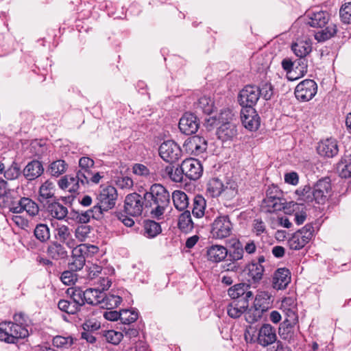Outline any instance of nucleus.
Wrapping results in <instances>:
<instances>
[{
    "instance_id": "obj_1",
    "label": "nucleus",
    "mask_w": 351,
    "mask_h": 351,
    "mask_svg": "<svg viewBox=\"0 0 351 351\" xmlns=\"http://www.w3.org/2000/svg\"><path fill=\"white\" fill-rule=\"evenodd\" d=\"M170 193L160 184H152L149 190L144 193L145 208L156 218L162 216L170 203Z\"/></svg>"
},
{
    "instance_id": "obj_2",
    "label": "nucleus",
    "mask_w": 351,
    "mask_h": 351,
    "mask_svg": "<svg viewBox=\"0 0 351 351\" xmlns=\"http://www.w3.org/2000/svg\"><path fill=\"white\" fill-rule=\"evenodd\" d=\"M118 198L117 189L112 186H101L97 195V203L95 212L104 217L106 213L112 210L116 205Z\"/></svg>"
},
{
    "instance_id": "obj_3",
    "label": "nucleus",
    "mask_w": 351,
    "mask_h": 351,
    "mask_svg": "<svg viewBox=\"0 0 351 351\" xmlns=\"http://www.w3.org/2000/svg\"><path fill=\"white\" fill-rule=\"evenodd\" d=\"M247 342L257 343L263 347H267L274 343H276L277 336L276 329L269 324H263L258 330V335H251L250 330L245 332Z\"/></svg>"
},
{
    "instance_id": "obj_4",
    "label": "nucleus",
    "mask_w": 351,
    "mask_h": 351,
    "mask_svg": "<svg viewBox=\"0 0 351 351\" xmlns=\"http://www.w3.org/2000/svg\"><path fill=\"white\" fill-rule=\"evenodd\" d=\"M29 335L26 326L14 325L12 322L0 323V340L9 343H16L19 339H23Z\"/></svg>"
},
{
    "instance_id": "obj_5",
    "label": "nucleus",
    "mask_w": 351,
    "mask_h": 351,
    "mask_svg": "<svg viewBox=\"0 0 351 351\" xmlns=\"http://www.w3.org/2000/svg\"><path fill=\"white\" fill-rule=\"evenodd\" d=\"M313 226L308 223L302 229L296 231L288 240V245L291 250H299L304 247L313 237Z\"/></svg>"
},
{
    "instance_id": "obj_6",
    "label": "nucleus",
    "mask_w": 351,
    "mask_h": 351,
    "mask_svg": "<svg viewBox=\"0 0 351 351\" xmlns=\"http://www.w3.org/2000/svg\"><path fill=\"white\" fill-rule=\"evenodd\" d=\"M232 230V224L228 215L217 217L212 223L210 234L213 238L222 239L229 237Z\"/></svg>"
},
{
    "instance_id": "obj_7",
    "label": "nucleus",
    "mask_w": 351,
    "mask_h": 351,
    "mask_svg": "<svg viewBox=\"0 0 351 351\" xmlns=\"http://www.w3.org/2000/svg\"><path fill=\"white\" fill-rule=\"evenodd\" d=\"M317 91V85L313 80H304L300 82L295 88V95L300 101L312 99Z\"/></svg>"
},
{
    "instance_id": "obj_8",
    "label": "nucleus",
    "mask_w": 351,
    "mask_h": 351,
    "mask_svg": "<svg viewBox=\"0 0 351 351\" xmlns=\"http://www.w3.org/2000/svg\"><path fill=\"white\" fill-rule=\"evenodd\" d=\"M159 154L165 161L173 163L181 157L182 150L175 141L169 140L164 141L160 145Z\"/></svg>"
},
{
    "instance_id": "obj_9",
    "label": "nucleus",
    "mask_w": 351,
    "mask_h": 351,
    "mask_svg": "<svg viewBox=\"0 0 351 351\" xmlns=\"http://www.w3.org/2000/svg\"><path fill=\"white\" fill-rule=\"evenodd\" d=\"M143 208H145V199L138 193H130L125 197L124 210L127 214L133 217L139 216Z\"/></svg>"
},
{
    "instance_id": "obj_10",
    "label": "nucleus",
    "mask_w": 351,
    "mask_h": 351,
    "mask_svg": "<svg viewBox=\"0 0 351 351\" xmlns=\"http://www.w3.org/2000/svg\"><path fill=\"white\" fill-rule=\"evenodd\" d=\"M259 98V87L248 85L240 91L238 100L243 108H253Z\"/></svg>"
},
{
    "instance_id": "obj_11",
    "label": "nucleus",
    "mask_w": 351,
    "mask_h": 351,
    "mask_svg": "<svg viewBox=\"0 0 351 351\" xmlns=\"http://www.w3.org/2000/svg\"><path fill=\"white\" fill-rule=\"evenodd\" d=\"M183 147L189 154L199 156L207 149L208 143L204 138L195 135L187 138Z\"/></svg>"
},
{
    "instance_id": "obj_12",
    "label": "nucleus",
    "mask_w": 351,
    "mask_h": 351,
    "mask_svg": "<svg viewBox=\"0 0 351 351\" xmlns=\"http://www.w3.org/2000/svg\"><path fill=\"white\" fill-rule=\"evenodd\" d=\"M178 126L182 133L191 135L198 130L199 121L194 114L186 112L180 118Z\"/></svg>"
},
{
    "instance_id": "obj_13",
    "label": "nucleus",
    "mask_w": 351,
    "mask_h": 351,
    "mask_svg": "<svg viewBox=\"0 0 351 351\" xmlns=\"http://www.w3.org/2000/svg\"><path fill=\"white\" fill-rule=\"evenodd\" d=\"M182 170L184 171V176L193 180L199 179L203 172L202 164L198 160L194 158H187L182 162Z\"/></svg>"
},
{
    "instance_id": "obj_14",
    "label": "nucleus",
    "mask_w": 351,
    "mask_h": 351,
    "mask_svg": "<svg viewBox=\"0 0 351 351\" xmlns=\"http://www.w3.org/2000/svg\"><path fill=\"white\" fill-rule=\"evenodd\" d=\"M241 119L244 127L250 131L256 130L260 125V118L254 108H242Z\"/></svg>"
},
{
    "instance_id": "obj_15",
    "label": "nucleus",
    "mask_w": 351,
    "mask_h": 351,
    "mask_svg": "<svg viewBox=\"0 0 351 351\" xmlns=\"http://www.w3.org/2000/svg\"><path fill=\"white\" fill-rule=\"evenodd\" d=\"M331 185L328 179L319 180L314 186L312 194L317 204H323L328 199Z\"/></svg>"
},
{
    "instance_id": "obj_16",
    "label": "nucleus",
    "mask_w": 351,
    "mask_h": 351,
    "mask_svg": "<svg viewBox=\"0 0 351 351\" xmlns=\"http://www.w3.org/2000/svg\"><path fill=\"white\" fill-rule=\"evenodd\" d=\"M56 239L67 247L72 248L76 245V241L72 237L71 230L64 224H57L54 229Z\"/></svg>"
},
{
    "instance_id": "obj_17",
    "label": "nucleus",
    "mask_w": 351,
    "mask_h": 351,
    "mask_svg": "<svg viewBox=\"0 0 351 351\" xmlns=\"http://www.w3.org/2000/svg\"><path fill=\"white\" fill-rule=\"evenodd\" d=\"M216 134L217 138L223 142L232 141L237 138L238 130L234 123L225 122L217 128Z\"/></svg>"
},
{
    "instance_id": "obj_18",
    "label": "nucleus",
    "mask_w": 351,
    "mask_h": 351,
    "mask_svg": "<svg viewBox=\"0 0 351 351\" xmlns=\"http://www.w3.org/2000/svg\"><path fill=\"white\" fill-rule=\"evenodd\" d=\"M250 286L245 283H239L228 289L229 296L235 300H243L248 302L253 298V293L249 290Z\"/></svg>"
},
{
    "instance_id": "obj_19",
    "label": "nucleus",
    "mask_w": 351,
    "mask_h": 351,
    "mask_svg": "<svg viewBox=\"0 0 351 351\" xmlns=\"http://www.w3.org/2000/svg\"><path fill=\"white\" fill-rule=\"evenodd\" d=\"M317 153L322 156L332 158L338 154L339 148L335 139L330 138L322 141L317 147Z\"/></svg>"
},
{
    "instance_id": "obj_20",
    "label": "nucleus",
    "mask_w": 351,
    "mask_h": 351,
    "mask_svg": "<svg viewBox=\"0 0 351 351\" xmlns=\"http://www.w3.org/2000/svg\"><path fill=\"white\" fill-rule=\"evenodd\" d=\"M22 173L28 181H32L43 175L44 167L40 161L33 160L26 165Z\"/></svg>"
},
{
    "instance_id": "obj_21",
    "label": "nucleus",
    "mask_w": 351,
    "mask_h": 351,
    "mask_svg": "<svg viewBox=\"0 0 351 351\" xmlns=\"http://www.w3.org/2000/svg\"><path fill=\"white\" fill-rule=\"evenodd\" d=\"M308 17V24L313 27L323 28L328 24L330 14L322 10L308 12L306 15Z\"/></svg>"
},
{
    "instance_id": "obj_22",
    "label": "nucleus",
    "mask_w": 351,
    "mask_h": 351,
    "mask_svg": "<svg viewBox=\"0 0 351 351\" xmlns=\"http://www.w3.org/2000/svg\"><path fill=\"white\" fill-rule=\"evenodd\" d=\"M45 206L49 215L54 219L63 220L67 216V208L56 199L51 202H48Z\"/></svg>"
},
{
    "instance_id": "obj_23",
    "label": "nucleus",
    "mask_w": 351,
    "mask_h": 351,
    "mask_svg": "<svg viewBox=\"0 0 351 351\" xmlns=\"http://www.w3.org/2000/svg\"><path fill=\"white\" fill-rule=\"evenodd\" d=\"M291 276L289 269L279 268L274 273L272 286L275 289L280 290L287 287L290 282Z\"/></svg>"
},
{
    "instance_id": "obj_24",
    "label": "nucleus",
    "mask_w": 351,
    "mask_h": 351,
    "mask_svg": "<svg viewBox=\"0 0 351 351\" xmlns=\"http://www.w3.org/2000/svg\"><path fill=\"white\" fill-rule=\"evenodd\" d=\"M58 184L61 189L67 190L71 193L77 191L81 185L77 174L75 176H65L59 180Z\"/></svg>"
},
{
    "instance_id": "obj_25",
    "label": "nucleus",
    "mask_w": 351,
    "mask_h": 351,
    "mask_svg": "<svg viewBox=\"0 0 351 351\" xmlns=\"http://www.w3.org/2000/svg\"><path fill=\"white\" fill-rule=\"evenodd\" d=\"M47 253L49 257L55 260L63 259L68 256L63 244L58 241H53L49 245Z\"/></svg>"
},
{
    "instance_id": "obj_26",
    "label": "nucleus",
    "mask_w": 351,
    "mask_h": 351,
    "mask_svg": "<svg viewBox=\"0 0 351 351\" xmlns=\"http://www.w3.org/2000/svg\"><path fill=\"white\" fill-rule=\"evenodd\" d=\"M248 307V302L243 300H234L227 307V312L230 317L238 318L242 314H245Z\"/></svg>"
},
{
    "instance_id": "obj_27",
    "label": "nucleus",
    "mask_w": 351,
    "mask_h": 351,
    "mask_svg": "<svg viewBox=\"0 0 351 351\" xmlns=\"http://www.w3.org/2000/svg\"><path fill=\"white\" fill-rule=\"evenodd\" d=\"M227 255L228 250L222 245H212L207 250L208 259L213 263H219L223 261Z\"/></svg>"
},
{
    "instance_id": "obj_28",
    "label": "nucleus",
    "mask_w": 351,
    "mask_h": 351,
    "mask_svg": "<svg viewBox=\"0 0 351 351\" xmlns=\"http://www.w3.org/2000/svg\"><path fill=\"white\" fill-rule=\"evenodd\" d=\"M264 267L259 263L252 261L247 265V274L248 276V281L253 283L259 282L263 276Z\"/></svg>"
},
{
    "instance_id": "obj_29",
    "label": "nucleus",
    "mask_w": 351,
    "mask_h": 351,
    "mask_svg": "<svg viewBox=\"0 0 351 351\" xmlns=\"http://www.w3.org/2000/svg\"><path fill=\"white\" fill-rule=\"evenodd\" d=\"M182 165L174 168L171 165H169L163 169L162 176L169 178L173 182H182L184 176V171H182Z\"/></svg>"
},
{
    "instance_id": "obj_30",
    "label": "nucleus",
    "mask_w": 351,
    "mask_h": 351,
    "mask_svg": "<svg viewBox=\"0 0 351 351\" xmlns=\"http://www.w3.org/2000/svg\"><path fill=\"white\" fill-rule=\"evenodd\" d=\"M337 171L341 178H351V155H346L341 159L337 163Z\"/></svg>"
},
{
    "instance_id": "obj_31",
    "label": "nucleus",
    "mask_w": 351,
    "mask_h": 351,
    "mask_svg": "<svg viewBox=\"0 0 351 351\" xmlns=\"http://www.w3.org/2000/svg\"><path fill=\"white\" fill-rule=\"evenodd\" d=\"M292 50L299 58H305L312 50L310 40H298L292 45Z\"/></svg>"
},
{
    "instance_id": "obj_32",
    "label": "nucleus",
    "mask_w": 351,
    "mask_h": 351,
    "mask_svg": "<svg viewBox=\"0 0 351 351\" xmlns=\"http://www.w3.org/2000/svg\"><path fill=\"white\" fill-rule=\"evenodd\" d=\"M284 199L282 198L264 199L262 208L267 213H274L284 208Z\"/></svg>"
},
{
    "instance_id": "obj_33",
    "label": "nucleus",
    "mask_w": 351,
    "mask_h": 351,
    "mask_svg": "<svg viewBox=\"0 0 351 351\" xmlns=\"http://www.w3.org/2000/svg\"><path fill=\"white\" fill-rule=\"evenodd\" d=\"M266 312V311H262L261 308L258 307V306L254 303V305L252 307L246 308L245 319L247 322L253 324L261 320L264 313Z\"/></svg>"
},
{
    "instance_id": "obj_34",
    "label": "nucleus",
    "mask_w": 351,
    "mask_h": 351,
    "mask_svg": "<svg viewBox=\"0 0 351 351\" xmlns=\"http://www.w3.org/2000/svg\"><path fill=\"white\" fill-rule=\"evenodd\" d=\"M84 295L87 304L98 305L101 302L103 292L99 288H89L84 291Z\"/></svg>"
},
{
    "instance_id": "obj_35",
    "label": "nucleus",
    "mask_w": 351,
    "mask_h": 351,
    "mask_svg": "<svg viewBox=\"0 0 351 351\" xmlns=\"http://www.w3.org/2000/svg\"><path fill=\"white\" fill-rule=\"evenodd\" d=\"M172 199L175 208L180 210H184L189 205V198L186 194L181 191H175L172 193Z\"/></svg>"
},
{
    "instance_id": "obj_36",
    "label": "nucleus",
    "mask_w": 351,
    "mask_h": 351,
    "mask_svg": "<svg viewBox=\"0 0 351 351\" xmlns=\"http://www.w3.org/2000/svg\"><path fill=\"white\" fill-rule=\"evenodd\" d=\"M56 186L50 180H46L39 188V196L42 199H56Z\"/></svg>"
},
{
    "instance_id": "obj_37",
    "label": "nucleus",
    "mask_w": 351,
    "mask_h": 351,
    "mask_svg": "<svg viewBox=\"0 0 351 351\" xmlns=\"http://www.w3.org/2000/svg\"><path fill=\"white\" fill-rule=\"evenodd\" d=\"M67 168V163L64 160L59 159L49 165L47 171L51 176L59 177L66 172Z\"/></svg>"
},
{
    "instance_id": "obj_38",
    "label": "nucleus",
    "mask_w": 351,
    "mask_h": 351,
    "mask_svg": "<svg viewBox=\"0 0 351 351\" xmlns=\"http://www.w3.org/2000/svg\"><path fill=\"white\" fill-rule=\"evenodd\" d=\"M122 299L121 297L112 294L106 295L103 292V296L101 298L99 304L101 307L107 309H111L117 307L121 302Z\"/></svg>"
},
{
    "instance_id": "obj_39",
    "label": "nucleus",
    "mask_w": 351,
    "mask_h": 351,
    "mask_svg": "<svg viewBox=\"0 0 351 351\" xmlns=\"http://www.w3.org/2000/svg\"><path fill=\"white\" fill-rule=\"evenodd\" d=\"M337 31V25L334 23H330L324 29L317 32L315 34V38L318 42L326 41L334 36Z\"/></svg>"
},
{
    "instance_id": "obj_40",
    "label": "nucleus",
    "mask_w": 351,
    "mask_h": 351,
    "mask_svg": "<svg viewBox=\"0 0 351 351\" xmlns=\"http://www.w3.org/2000/svg\"><path fill=\"white\" fill-rule=\"evenodd\" d=\"M34 234L41 243L47 242L51 238L50 229L47 224H37L34 230Z\"/></svg>"
},
{
    "instance_id": "obj_41",
    "label": "nucleus",
    "mask_w": 351,
    "mask_h": 351,
    "mask_svg": "<svg viewBox=\"0 0 351 351\" xmlns=\"http://www.w3.org/2000/svg\"><path fill=\"white\" fill-rule=\"evenodd\" d=\"M254 303L261 308L262 311H267L271 307V295L267 291H260L256 295Z\"/></svg>"
},
{
    "instance_id": "obj_42",
    "label": "nucleus",
    "mask_w": 351,
    "mask_h": 351,
    "mask_svg": "<svg viewBox=\"0 0 351 351\" xmlns=\"http://www.w3.org/2000/svg\"><path fill=\"white\" fill-rule=\"evenodd\" d=\"M223 184L217 178H211L207 184V192L212 197H217L222 194Z\"/></svg>"
},
{
    "instance_id": "obj_43",
    "label": "nucleus",
    "mask_w": 351,
    "mask_h": 351,
    "mask_svg": "<svg viewBox=\"0 0 351 351\" xmlns=\"http://www.w3.org/2000/svg\"><path fill=\"white\" fill-rule=\"evenodd\" d=\"M178 225L179 228L183 232H187L192 230L193 223L189 210H185L180 215Z\"/></svg>"
},
{
    "instance_id": "obj_44",
    "label": "nucleus",
    "mask_w": 351,
    "mask_h": 351,
    "mask_svg": "<svg viewBox=\"0 0 351 351\" xmlns=\"http://www.w3.org/2000/svg\"><path fill=\"white\" fill-rule=\"evenodd\" d=\"M206 208V200L201 195H197L193 199V207L192 213L194 217L200 218L204 215Z\"/></svg>"
},
{
    "instance_id": "obj_45",
    "label": "nucleus",
    "mask_w": 351,
    "mask_h": 351,
    "mask_svg": "<svg viewBox=\"0 0 351 351\" xmlns=\"http://www.w3.org/2000/svg\"><path fill=\"white\" fill-rule=\"evenodd\" d=\"M21 204L23 205V211L25 210L29 215L34 217L38 214L39 207L38 204L31 199L23 197Z\"/></svg>"
},
{
    "instance_id": "obj_46",
    "label": "nucleus",
    "mask_w": 351,
    "mask_h": 351,
    "mask_svg": "<svg viewBox=\"0 0 351 351\" xmlns=\"http://www.w3.org/2000/svg\"><path fill=\"white\" fill-rule=\"evenodd\" d=\"M232 250L230 251V257L233 261H239L243 258V247L241 242L233 239L231 244Z\"/></svg>"
},
{
    "instance_id": "obj_47",
    "label": "nucleus",
    "mask_w": 351,
    "mask_h": 351,
    "mask_svg": "<svg viewBox=\"0 0 351 351\" xmlns=\"http://www.w3.org/2000/svg\"><path fill=\"white\" fill-rule=\"evenodd\" d=\"M91 230L92 228L88 225H80L75 230V237L80 242L85 241L88 238H90Z\"/></svg>"
},
{
    "instance_id": "obj_48",
    "label": "nucleus",
    "mask_w": 351,
    "mask_h": 351,
    "mask_svg": "<svg viewBox=\"0 0 351 351\" xmlns=\"http://www.w3.org/2000/svg\"><path fill=\"white\" fill-rule=\"evenodd\" d=\"M58 306L60 311L68 314H75L80 310L78 304L66 300H60Z\"/></svg>"
},
{
    "instance_id": "obj_49",
    "label": "nucleus",
    "mask_w": 351,
    "mask_h": 351,
    "mask_svg": "<svg viewBox=\"0 0 351 351\" xmlns=\"http://www.w3.org/2000/svg\"><path fill=\"white\" fill-rule=\"evenodd\" d=\"M72 257H81L85 259V256L90 251V249L97 250V247L95 245H88L86 244L77 245L72 247Z\"/></svg>"
},
{
    "instance_id": "obj_50",
    "label": "nucleus",
    "mask_w": 351,
    "mask_h": 351,
    "mask_svg": "<svg viewBox=\"0 0 351 351\" xmlns=\"http://www.w3.org/2000/svg\"><path fill=\"white\" fill-rule=\"evenodd\" d=\"M21 173V169L16 162L12 163L5 170L4 177L8 180H14L17 179Z\"/></svg>"
},
{
    "instance_id": "obj_51",
    "label": "nucleus",
    "mask_w": 351,
    "mask_h": 351,
    "mask_svg": "<svg viewBox=\"0 0 351 351\" xmlns=\"http://www.w3.org/2000/svg\"><path fill=\"white\" fill-rule=\"evenodd\" d=\"M138 319V313L134 310L124 309L120 311V321L125 325H130Z\"/></svg>"
},
{
    "instance_id": "obj_52",
    "label": "nucleus",
    "mask_w": 351,
    "mask_h": 351,
    "mask_svg": "<svg viewBox=\"0 0 351 351\" xmlns=\"http://www.w3.org/2000/svg\"><path fill=\"white\" fill-rule=\"evenodd\" d=\"M296 324L284 322L280 324L278 332L280 336L284 339H290L293 335V327Z\"/></svg>"
},
{
    "instance_id": "obj_53",
    "label": "nucleus",
    "mask_w": 351,
    "mask_h": 351,
    "mask_svg": "<svg viewBox=\"0 0 351 351\" xmlns=\"http://www.w3.org/2000/svg\"><path fill=\"white\" fill-rule=\"evenodd\" d=\"M197 108H199L205 114H210L213 112L214 102L207 97H201L197 102Z\"/></svg>"
},
{
    "instance_id": "obj_54",
    "label": "nucleus",
    "mask_w": 351,
    "mask_h": 351,
    "mask_svg": "<svg viewBox=\"0 0 351 351\" xmlns=\"http://www.w3.org/2000/svg\"><path fill=\"white\" fill-rule=\"evenodd\" d=\"M95 206H93V208L79 215L77 217L79 222L85 224L90 221L91 217L97 220H100L104 218L100 213L97 215V213H95Z\"/></svg>"
},
{
    "instance_id": "obj_55",
    "label": "nucleus",
    "mask_w": 351,
    "mask_h": 351,
    "mask_svg": "<svg viewBox=\"0 0 351 351\" xmlns=\"http://www.w3.org/2000/svg\"><path fill=\"white\" fill-rule=\"evenodd\" d=\"M73 344V339L70 337L56 336L53 339V345L61 349H68Z\"/></svg>"
},
{
    "instance_id": "obj_56",
    "label": "nucleus",
    "mask_w": 351,
    "mask_h": 351,
    "mask_svg": "<svg viewBox=\"0 0 351 351\" xmlns=\"http://www.w3.org/2000/svg\"><path fill=\"white\" fill-rule=\"evenodd\" d=\"M145 232L149 237H154L161 232L160 225L154 221H148L145 224Z\"/></svg>"
},
{
    "instance_id": "obj_57",
    "label": "nucleus",
    "mask_w": 351,
    "mask_h": 351,
    "mask_svg": "<svg viewBox=\"0 0 351 351\" xmlns=\"http://www.w3.org/2000/svg\"><path fill=\"white\" fill-rule=\"evenodd\" d=\"M104 337L108 342L117 345L121 341L123 334L121 332L110 330L105 331Z\"/></svg>"
},
{
    "instance_id": "obj_58",
    "label": "nucleus",
    "mask_w": 351,
    "mask_h": 351,
    "mask_svg": "<svg viewBox=\"0 0 351 351\" xmlns=\"http://www.w3.org/2000/svg\"><path fill=\"white\" fill-rule=\"evenodd\" d=\"M237 185L234 182H227L226 185L223 184L222 195L228 199H231L237 194Z\"/></svg>"
},
{
    "instance_id": "obj_59",
    "label": "nucleus",
    "mask_w": 351,
    "mask_h": 351,
    "mask_svg": "<svg viewBox=\"0 0 351 351\" xmlns=\"http://www.w3.org/2000/svg\"><path fill=\"white\" fill-rule=\"evenodd\" d=\"M339 14L341 21L344 23H351V2L342 5Z\"/></svg>"
},
{
    "instance_id": "obj_60",
    "label": "nucleus",
    "mask_w": 351,
    "mask_h": 351,
    "mask_svg": "<svg viewBox=\"0 0 351 351\" xmlns=\"http://www.w3.org/2000/svg\"><path fill=\"white\" fill-rule=\"evenodd\" d=\"M72 302L79 305V308L83 306L86 302L84 300V291L81 289H74L71 293Z\"/></svg>"
},
{
    "instance_id": "obj_61",
    "label": "nucleus",
    "mask_w": 351,
    "mask_h": 351,
    "mask_svg": "<svg viewBox=\"0 0 351 351\" xmlns=\"http://www.w3.org/2000/svg\"><path fill=\"white\" fill-rule=\"evenodd\" d=\"M260 97H263L265 100H269L273 95V87L269 83L263 84L261 88H259Z\"/></svg>"
},
{
    "instance_id": "obj_62",
    "label": "nucleus",
    "mask_w": 351,
    "mask_h": 351,
    "mask_svg": "<svg viewBox=\"0 0 351 351\" xmlns=\"http://www.w3.org/2000/svg\"><path fill=\"white\" fill-rule=\"evenodd\" d=\"M76 280V274L70 271H65L61 275V280L66 285L74 284Z\"/></svg>"
},
{
    "instance_id": "obj_63",
    "label": "nucleus",
    "mask_w": 351,
    "mask_h": 351,
    "mask_svg": "<svg viewBox=\"0 0 351 351\" xmlns=\"http://www.w3.org/2000/svg\"><path fill=\"white\" fill-rule=\"evenodd\" d=\"M295 67H298L299 70V74L300 75H304L308 71L307 60L304 58H299L297 60L293 62Z\"/></svg>"
},
{
    "instance_id": "obj_64",
    "label": "nucleus",
    "mask_w": 351,
    "mask_h": 351,
    "mask_svg": "<svg viewBox=\"0 0 351 351\" xmlns=\"http://www.w3.org/2000/svg\"><path fill=\"white\" fill-rule=\"evenodd\" d=\"M234 114L230 109L223 110L219 115L218 121L221 124L225 122H232Z\"/></svg>"
}]
</instances>
